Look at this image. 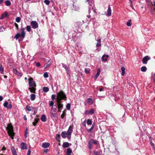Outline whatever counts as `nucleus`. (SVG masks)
<instances>
[{"mask_svg":"<svg viewBox=\"0 0 155 155\" xmlns=\"http://www.w3.org/2000/svg\"><path fill=\"white\" fill-rule=\"evenodd\" d=\"M31 25L32 28L34 29H36L38 27V24L36 21H31Z\"/></svg>","mask_w":155,"mask_h":155,"instance_id":"39448f33","label":"nucleus"},{"mask_svg":"<svg viewBox=\"0 0 155 155\" xmlns=\"http://www.w3.org/2000/svg\"><path fill=\"white\" fill-rule=\"evenodd\" d=\"M92 10H93V12H94V13H97V12L96 11V8L94 6H94L93 7H92Z\"/></svg>","mask_w":155,"mask_h":155,"instance_id":"8fccbe9b","label":"nucleus"},{"mask_svg":"<svg viewBox=\"0 0 155 155\" xmlns=\"http://www.w3.org/2000/svg\"><path fill=\"white\" fill-rule=\"evenodd\" d=\"M21 18L20 17H17L16 18L15 20L17 22H19L21 21Z\"/></svg>","mask_w":155,"mask_h":155,"instance_id":"de8ad7c7","label":"nucleus"},{"mask_svg":"<svg viewBox=\"0 0 155 155\" xmlns=\"http://www.w3.org/2000/svg\"><path fill=\"white\" fill-rule=\"evenodd\" d=\"M20 147L22 150L27 149V144L24 142H22L21 143Z\"/></svg>","mask_w":155,"mask_h":155,"instance_id":"9d476101","label":"nucleus"},{"mask_svg":"<svg viewBox=\"0 0 155 155\" xmlns=\"http://www.w3.org/2000/svg\"><path fill=\"white\" fill-rule=\"evenodd\" d=\"M87 103L88 104L90 105L93 103L92 99L91 98H89L87 99Z\"/></svg>","mask_w":155,"mask_h":155,"instance_id":"a878e982","label":"nucleus"},{"mask_svg":"<svg viewBox=\"0 0 155 155\" xmlns=\"http://www.w3.org/2000/svg\"><path fill=\"white\" fill-rule=\"evenodd\" d=\"M40 65H41V64H40V63H39V62H37L36 64V66L37 67L40 66Z\"/></svg>","mask_w":155,"mask_h":155,"instance_id":"13d9d810","label":"nucleus"},{"mask_svg":"<svg viewBox=\"0 0 155 155\" xmlns=\"http://www.w3.org/2000/svg\"><path fill=\"white\" fill-rule=\"evenodd\" d=\"M72 151L71 150V149L68 148L67 149V152H66L67 154H70L71 153H72Z\"/></svg>","mask_w":155,"mask_h":155,"instance_id":"f704fd0d","label":"nucleus"},{"mask_svg":"<svg viewBox=\"0 0 155 155\" xmlns=\"http://www.w3.org/2000/svg\"><path fill=\"white\" fill-rule=\"evenodd\" d=\"M71 137V135H69V134L67 135V138L69 140L70 139Z\"/></svg>","mask_w":155,"mask_h":155,"instance_id":"bf43d9fd","label":"nucleus"},{"mask_svg":"<svg viewBox=\"0 0 155 155\" xmlns=\"http://www.w3.org/2000/svg\"><path fill=\"white\" fill-rule=\"evenodd\" d=\"M73 125H70L68 130L67 133L68 134L71 135V133L73 131Z\"/></svg>","mask_w":155,"mask_h":155,"instance_id":"1a4fd4ad","label":"nucleus"},{"mask_svg":"<svg viewBox=\"0 0 155 155\" xmlns=\"http://www.w3.org/2000/svg\"><path fill=\"white\" fill-rule=\"evenodd\" d=\"M58 112H61L62 109L61 108H58Z\"/></svg>","mask_w":155,"mask_h":155,"instance_id":"e2e57ef3","label":"nucleus"},{"mask_svg":"<svg viewBox=\"0 0 155 155\" xmlns=\"http://www.w3.org/2000/svg\"><path fill=\"white\" fill-rule=\"evenodd\" d=\"M51 64V62L50 61H48L47 63L44 65V68H47Z\"/></svg>","mask_w":155,"mask_h":155,"instance_id":"412c9836","label":"nucleus"},{"mask_svg":"<svg viewBox=\"0 0 155 155\" xmlns=\"http://www.w3.org/2000/svg\"><path fill=\"white\" fill-rule=\"evenodd\" d=\"M41 120L42 122H45L47 120V118L46 117V116L44 115L43 114L41 116Z\"/></svg>","mask_w":155,"mask_h":155,"instance_id":"dca6fc26","label":"nucleus"},{"mask_svg":"<svg viewBox=\"0 0 155 155\" xmlns=\"http://www.w3.org/2000/svg\"><path fill=\"white\" fill-rule=\"evenodd\" d=\"M3 106L7 108V109H10L12 108V106L11 104H9L7 101H5L3 104Z\"/></svg>","mask_w":155,"mask_h":155,"instance_id":"423d86ee","label":"nucleus"},{"mask_svg":"<svg viewBox=\"0 0 155 155\" xmlns=\"http://www.w3.org/2000/svg\"><path fill=\"white\" fill-rule=\"evenodd\" d=\"M49 90L48 87H44L43 88V90L45 92H48Z\"/></svg>","mask_w":155,"mask_h":155,"instance_id":"2f4dec72","label":"nucleus"},{"mask_svg":"<svg viewBox=\"0 0 155 155\" xmlns=\"http://www.w3.org/2000/svg\"><path fill=\"white\" fill-rule=\"evenodd\" d=\"M4 68L2 67V65H1L0 67V71L2 74H3L4 72Z\"/></svg>","mask_w":155,"mask_h":155,"instance_id":"79ce46f5","label":"nucleus"},{"mask_svg":"<svg viewBox=\"0 0 155 155\" xmlns=\"http://www.w3.org/2000/svg\"><path fill=\"white\" fill-rule=\"evenodd\" d=\"M147 69V68L145 66H143L141 68V71L142 72H145Z\"/></svg>","mask_w":155,"mask_h":155,"instance_id":"e433bc0d","label":"nucleus"},{"mask_svg":"<svg viewBox=\"0 0 155 155\" xmlns=\"http://www.w3.org/2000/svg\"><path fill=\"white\" fill-rule=\"evenodd\" d=\"M50 146V143H49L45 142L42 144V147L43 148H46Z\"/></svg>","mask_w":155,"mask_h":155,"instance_id":"4468645a","label":"nucleus"},{"mask_svg":"<svg viewBox=\"0 0 155 155\" xmlns=\"http://www.w3.org/2000/svg\"><path fill=\"white\" fill-rule=\"evenodd\" d=\"M39 120V119L38 118H35L34 119V122L32 123L33 125L35 126L37 123H38Z\"/></svg>","mask_w":155,"mask_h":155,"instance_id":"5701e85b","label":"nucleus"},{"mask_svg":"<svg viewBox=\"0 0 155 155\" xmlns=\"http://www.w3.org/2000/svg\"><path fill=\"white\" fill-rule=\"evenodd\" d=\"M35 95L34 94H31L30 96V99L31 101H34L35 99Z\"/></svg>","mask_w":155,"mask_h":155,"instance_id":"c85d7f7f","label":"nucleus"},{"mask_svg":"<svg viewBox=\"0 0 155 155\" xmlns=\"http://www.w3.org/2000/svg\"><path fill=\"white\" fill-rule=\"evenodd\" d=\"M6 130L8 131V135L11 137L12 139H13L15 133L13 132V127L12 125V124H8Z\"/></svg>","mask_w":155,"mask_h":155,"instance_id":"f03ea898","label":"nucleus"},{"mask_svg":"<svg viewBox=\"0 0 155 155\" xmlns=\"http://www.w3.org/2000/svg\"><path fill=\"white\" fill-rule=\"evenodd\" d=\"M69 146V144L67 142L64 143L62 145L63 147L64 148L68 147Z\"/></svg>","mask_w":155,"mask_h":155,"instance_id":"393cba45","label":"nucleus"},{"mask_svg":"<svg viewBox=\"0 0 155 155\" xmlns=\"http://www.w3.org/2000/svg\"><path fill=\"white\" fill-rule=\"evenodd\" d=\"M26 28L28 32H30L31 30V27L29 25H27L26 27Z\"/></svg>","mask_w":155,"mask_h":155,"instance_id":"58836bf2","label":"nucleus"},{"mask_svg":"<svg viewBox=\"0 0 155 155\" xmlns=\"http://www.w3.org/2000/svg\"><path fill=\"white\" fill-rule=\"evenodd\" d=\"M13 72L14 73H16L17 72V71L16 69H13Z\"/></svg>","mask_w":155,"mask_h":155,"instance_id":"680f3d73","label":"nucleus"},{"mask_svg":"<svg viewBox=\"0 0 155 155\" xmlns=\"http://www.w3.org/2000/svg\"><path fill=\"white\" fill-rule=\"evenodd\" d=\"M25 28H21V36L23 38H24L25 36Z\"/></svg>","mask_w":155,"mask_h":155,"instance_id":"f8f14e48","label":"nucleus"},{"mask_svg":"<svg viewBox=\"0 0 155 155\" xmlns=\"http://www.w3.org/2000/svg\"><path fill=\"white\" fill-rule=\"evenodd\" d=\"M55 97V95L54 94H52L51 96V98L52 100H54Z\"/></svg>","mask_w":155,"mask_h":155,"instance_id":"603ef678","label":"nucleus"},{"mask_svg":"<svg viewBox=\"0 0 155 155\" xmlns=\"http://www.w3.org/2000/svg\"><path fill=\"white\" fill-rule=\"evenodd\" d=\"M44 76L45 78H47L48 77V73L46 72L44 73Z\"/></svg>","mask_w":155,"mask_h":155,"instance_id":"3c124183","label":"nucleus"},{"mask_svg":"<svg viewBox=\"0 0 155 155\" xmlns=\"http://www.w3.org/2000/svg\"><path fill=\"white\" fill-rule=\"evenodd\" d=\"M11 150L13 155H17L16 152L14 147H12L11 148Z\"/></svg>","mask_w":155,"mask_h":155,"instance_id":"6ab92c4d","label":"nucleus"},{"mask_svg":"<svg viewBox=\"0 0 155 155\" xmlns=\"http://www.w3.org/2000/svg\"><path fill=\"white\" fill-rule=\"evenodd\" d=\"M111 10L110 7V5H109L108 9L107 10V15L108 16H110L111 14Z\"/></svg>","mask_w":155,"mask_h":155,"instance_id":"2eb2a0df","label":"nucleus"},{"mask_svg":"<svg viewBox=\"0 0 155 155\" xmlns=\"http://www.w3.org/2000/svg\"><path fill=\"white\" fill-rule=\"evenodd\" d=\"M3 100V97L2 96H0V101H2Z\"/></svg>","mask_w":155,"mask_h":155,"instance_id":"0e129e2a","label":"nucleus"},{"mask_svg":"<svg viewBox=\"0 0 155 155\" xmlns=\"http://www.w3.org/2000/svg\"><path fill=\"white\" fill-rule=\"evenodd\" d=\"M49 105L50 107H53V106L54 104V103L53 101H49Z\"/></svg>","mask_w":155,"mask_h":155,"instance_id":"c03bdc74","label":"nucleus"},{"mask_svg":"<svg viewBox=\"0 0 155 155\" xmlns=\"http://www.w3.org/2000/svg\"><path fill=\"white\" fill-rule=\"evenodd\" d=\"M26 109L27 111H30L32 109H34V108L33 107H31L28 105H27L26 106Z\"/></svg>","mask_w":155,"mask_h":155,"instance_id":"4be33fe9","label":"nucleus"},{"mask_svg":"<svg viewBox=\"0 0 155 155\" xmlns=\"http://www.w3.org/2000/svg\"><path fill=\"white\" fill-rule=\"evenodd\" d=\"M108 57H109V56L108 55H105V54L102 57V61H106L107 60V58Z\"/></svg>","mask_w":155,"mask_h":155,"instance_id":"a211bd4d","label":"nucleus"},{"mask_svg":"<svg viewBox=\"0 0 155 155\" xmlns=\"http://www.w3.org/2000/svg\"><path fill=\"white\" fill-rule=\"evenodd\" d=\"M58 108L62 109L63 105L61 103V101H56Z\"/></svg>","mask_w":155,"mask_h":155,"instance_id":"9b49d317","label":"nucleus"},{"mask_svg":"<svg viewBox=\"0 0 155 155\" xmlns=\"http://www.w3.org/2000/svg\"><path fill=\"white\" fill-rule=\"evenodd\" d=\"M24 118L25 120H26L27 119L25 115V116L24 117Z\"/></svg>","mask_w":155,"mask_h":155,"instance_id":"774afa93","label":"nucleus"},{"mask_svg":"<svg viewBox=\"0 0 155 155\" xmlns=\"http://www.w3.org/2000/svg\"><path fill=\"white\" fill-rule=\"evenodd\" d=\"M90 69L89 68H85V72L87 74H89L90 73Z\"/></svg>","mask_w":155,"mask_h":155,"instance_id":"a19ab883","label":"nucleus"},{"mask_svg":"<svg viewBox=\"0 0 155 155\" xmlns=\"http://www.w3.org/2000/svg\"><path fill=\"white\" fill-rule=\"evenodd\" d=\"M28 89L30 90V92L35 93L36 88L33 87H29Z\"/></svg>","mask_w":155,"mask_h":155,"instance_id":"b1692460","label":"nucleus"},{"mask_svg":"<svg viewBox=\"0 0 155 155\" xmlns=\"http://www.w3.org/2000/svg\"><path fill=\"white\" fill-rule=\"evenodd\" d=\"M51 117H57V114L56 113H54L53 112H51Z\"/></svg>","mask_w":155,"mask_h":155,"instance_id":"cd10ccee","label":"nucleus"},{"mask_svg":"<svg viewBox=\"0 0 155 155\" xmlns=\"http://www.w3.org/2000/svg\"><path fill=\"white\" fill-rule=\"evenodd\" d=\"M68 134V133L66 131H64L61 133V136L62 138H65L66 137V136Z\"/></svg>","mask_w":155,"mask_h":155,"instance_id":"aec40b11","label":"nucleus"},{"mask_svg":"<svg viewBox=\"0 0 155 155\" xmlns=\"http://www.w3.org/2000/svg\"><path fill=\"white\" fill-rule=\"evenodd\" d=\"M28 128H27H27H26V130H25V133H28Z\"/></svg>","mask_w":155,"mask_h":155,"instance_id":"338daca9","label":"nucleus"},{"mask_svg":"<svg viewBox=\"0 0 155 155\" xmlns=\"http://www.w3.org/2000/svg\"><path fill=\"white\" fill-rule=\"evenodd\" d=\"M94 124H92V127L89 129H87V131L89 133H92L93 132V129H94Z\"/></svg>","mask_w":155,"mask_h":155,"instance_id":"f3484780","label":"nucleus"},{"mask_svg":"<svg viewBox=\"0 0 155 155\" xmlns=\"http://www.w3.org/2000/svg\"><path fill=\"white\" fill-rule=\"evenodd\" d=\"M92 120L90 119H88L87 121V124L88 125H91L92 124Z\"/></svg>","mask_w":155,"mask_h":155,"instance_id":"72a5a7b5","label":"nucleus"},{"mask_svg":"<svg viewBox=\"0 0 155 155\" xmlns=\"http://www.w3.org/2000/svg\"><path fill=\"white\" fill-rule=\"evenodd\" d=\"M6 150V148L4 146L2 149V151H4Z\"/></svg>","mask_w":155,"mask_h":155,"instance_id":"052dcab7","label":"nucleus"},{"mask_svg":"<svg viewBox=\"0 0 155 155\" xmlns=\"http://www.w3.org/2000/svg\"><path fill=\"white\" fill-rule=\"evenodd\" d=\"M27 134L28 133H25V138H26L27 137Z\"/></svg>","mask_w":155,"mask_h":155,"instance_id":"69168bd1","label":"nucleus"},{"mask_svg":"<svg viewBox=\"0 0 155 155\" xmlns=\"http://www.w3.org/2000/svg\"><path fill=\"white\" fill-rule=\"evenodd\" d=\"M66 111L65 110H64L63 111L62 114L61 116V117L62 119H63L64 118V117L66 115Z\"/></svg>","mask_w":155,"mask_h":155,"instance_id":"bb28decb","label":"nucleus"},{"mask_svg":"<svg viewBox=\"0 0 155 155\" xmlns=\"http://www.w3.org/2000/svg\"><path fill=\"white\" fill-rule=\"evenodd\" d=\"M56 108H53V107H51V112L56 113Z\"/></svg>","mask_w":155,"mask_h":155,"instance_id":"a18cd8bd","label":"nucleus"},{"mask_svg":"<svg viewBox=\"0 0 155 155\" xmlns=\"http://www.w3.org/2000/svg\"><path fill=\"white\" fill-rule=\"evenodd\" d=\"M100 71H101V70H100V68H98L97 69V73L94 77L95 80L97 79V77H98V76L99 75Z\"/></svg>","mask_w":155,"mask_h":155,"instance_id":"ddd939ff","label":"nucleus"},{"mask_svg":"<svg viewBox=\"0 0 155 155\" xmlns=\"http://www.w3.org/2000/svg\"><path fill=\"white\" fill-rule=\"evenodd\" d=\"M5 4L6 6H9L11 4V3L9 0H6L5 2Z\"/></svg>","mask_w":155,"mask_h":155,"instance_id":"c9c22d12","label":"nucleus"},{"mask_svg":"<svg viewBox=\"0 0 155 155\" xmlns=\"http://www.w3.org/2000/svg\"><path fill=\"white\" fill-rule=\"evenodd\" d=\"M131 19L129 20L127 22V25L128 26H130L131 25Z\"/></svg>","mask_w":155,"mask_h":155,"instance_id":"37998d69","label":"nucleus"},{"mask_svg":"<svg viewBox=\"0 0 155 155\" xmlns=\"http://www.w3.org/2000/svg\"><path fill=\"white\" fill-rule=\"evenodd\" d=\"M98 141L94 139H91L88 142V147L89 149H91L93 144H94L96 145L97 144Z\"/></svg>","mask_w":155,"mask_h":155,"instance_id":"7ed1b4c3","label":"nucleus"},{"mask_svg":"<svg viewBox=\"0 0 155 155\" xmlns=\"http://www.w3.org/2000/svg\"><path fill=\"white\" fill-rule=\"evenodd\" d=\"M150 59V58L148 56L144 57L143 59L142 62L143 64H147V61Z\"/></svg>","mask_w":155,"mask_h":155,"instance_id":"0eeeda50","label":"nucleus"},{"mask_svg":"<svg viewBox=\"0 0 155 155\" xmlns=\"http://www.w3.org/2000/svg\"><path fill=\"white\" fill-rule=\"evenodd\" d=\"M21 36V34L19 33H17L15 36V38L16 39H18Z\"/></svg>","mask_w":155,"mask_h":155,"instance_id":"ea45409f","label":"nucleus"},{"mask_svg":"<svg viewBox=\"0 0 155 155\" xmlns=\"http://www.w3.org/2000/svg\"><path fill=\"white\" fill-rule=\"evenodd\" d=\"M63 67H64L65 69L66 70H68V69H69V67H67V66H65V65H64L63 66Z\"/></svg>","mask_w":155,"mask_h":155,"instance_id":"4d7b16f0","label":"nucleus"},{"mask_svg":"<svg viewBox=\"0 0 155 155\" xmlns=\"http://www.w3.org/2000/svg\"><path fill=\"white\" fill-rule=\"evenodd\" d=\"M7 13L6 12H5L4 14L2 15L1 19H3L4 18L6 17L7 15Z\"/></svg>","mask_w":155,"mask_h":155,"instance_id":"473e14b6","label":"nucleus"},{"mask_svg":"<svg viewBox=\"0 0 155 155\" xmlns=\"http://www.w3.org/2000/svg\"><path fill=\"white\" fill-rule=\"evenodd\" d=\"M93 153H94V155H100V153L99 152L94 151Z\"/></svg>","mask_w":155,"mask_h":155,"instance_id":"09e8293b","label":"nucleus"},{"mask_svg":"<svg viewBox=\"0 0 155 155\" xmlns=\"http://www.w3.org/2000/svg\"><path fill=\"white\" fill-rule=\"evenodd\" d=\"M44 3L46 4V5H48L50 3V2L48 0H45L44 1Z\"/></svg>","mask_w":155,"mask_h":155,"instance_id":"49530a36","label":"nucleus"},{"mask_svg":"<svg viewBox=\"0 0 155 155\" xmlns=\"http://www.w3.org/2000/svg\"><path fill=\"white\" fill-rule=\"evenodd\" d=\"M121 69L122 71L121 75L122 76H124L125 74V68H124V67H121Z\"/></svg>","mask_w":155,"mask_h":155,"instance_id":"7c9ffc66","label":"nucleus"},{"mask_svg":"<svg viewBox=\"0 0 155 155\" xmlns=\"http://www.w3.org/2000/svg\"><path fill=\"white\" fill-rule=\"evenodd\" d=\"M60 136L59 134H56V139L58 140L60 139Z\"/></svg>","mask_w":155,"mask_h":155,"instance_id":"864d4df0","label":"nucleus"},{"mask_svg":"<svg viewBox=\"0 0 155 155\" xmlns=\"http://www.w3.org/2000/svg\"><path fill=\"white\" fill-rule=\"evenodd\" d=\"M15 27H16V29L17 30H18V25L16 23H15Z\"/></svg>","mask_w":155,"mask_h":155,"instance_id":"5fc2aeb1","label":"nucleus"},{"mask_svg":"<svg viewBox=\"0 0 155 155\" xmlns=\"http://www.w3.org/2000/svg\"><path fill=\"white\" fill-rule=\"evenodd\" d=\"M66 108L67 110H70L71 108V104L69 103H68L66 106Z\"/></svg>","mask_w":155,"mask_h":155,"instance_id":"4c0bfd02","label":"nucleus"},{"mask_svg":"<svg viewBox=\"0 0 155 155\" xmlns=\"http://www.w3.org/2000/svg\"><path fill=\"white\" fill-rule=\"evenodd\" d=\"M28 80L29 81V85L30 87H36V86L35 83L34 81L32 78H29Z\"/></svg>","mask_w":155,"mask_h":155,"instance_id":"20e7f679","label":"nucleus"},{"mask_svg":"<svg viewBox=\"0 0 155 155\" xmlns=\"http://www.w3.org/2000/svg\"><path fill=\"white\" fill-rule=\"evenodd\" d=\"M94 110L93 109H91L89 110H86L84 113L86 115L92 114L94 113Z\"/></svg>","mask_w":155,"mask_h":155,"instance_id":"6e6552de","label":"nucleus"},{"mask_svg":"<svg viewBox=\"0 0 155 155\" xmlns=\"http://www.w3.org/2000/svg\"><path fill=\"white\" fill-rule=\"evenodd\" d=\"M101 39H99L97 40V43L96 44V47H99L101 45Z\"/></svg>","mask_w":155,"mask_h":155,"instance_id":"c756f323","label":"nucleus"},{"mask_svg":"<svg viewBox=\"0 0 155 155\" xmlns=\"http://www.w3.org/2000/svg\"><path fill=\"white\" fill-rule=\"evenodd\" d=\"M31 152L30 149H29L28 150V152L27 155H30Z\"/></svg>","mask_w":155,"mask_h":155,"instance_id":"6e6d98bb","label":"nucleus"},{"mask_svg":"<svg viewBox=\"0 0 155 155\" xmlns=\"http://www.w3.org/2000/svg\"><path fill=\"white\" fill-rule=\"evenodd\" d=\"M67 98L66 94L63 91H60L57 94L56 101H61L62 100L66 101Z\"/></svg>","mask_w":155,"mask_h":155,"instance_id":"f257e3e1","label":"nucleus"}]
</instances>
